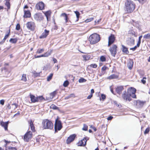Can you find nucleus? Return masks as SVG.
Returning <instances> with one entry per match:
<instances>
[{"mask_svg":"<svg viewBox=\"0 0 150 150\" xmlns=\"http://www.w3.org/2000/svg\"><path fill=\"white\" fill-rule=\"evenodd\" d=\"M136 92L135 88L130 87L127 89V93H126V91H125L122 95L123 98L126 100L129 101L132 100L131 97L134 98H136V96L135 94Z\"/></svg>","mask_w":150,"mask_h":150,"instance_id":"obj_1","label":"nucleus"},{"mask_svg":"<svg viewBox=\"0 0 150 150\" xmlns=\"http://www.w3.org/2000/svg\"><path fill=\"white\" fill-rule=\"evenodd\" d=\"M135 4L131 1L127 0L125 3V8L127 13H131L135 8Z\"/></svg>","mask_w":150,"mask_h":150,"instance_id":"obj_2","label":"nucleus"},{"mask_svg":"<svg viewBox=\"0 0 150 150\" xmlns=\"http://www.w3.org/2000/svg\"><path fill=\"white\" fill-rule=\"evenodd\" d=\"M100 40V36L97 33H93L90 35L89 40L91 44H94L97 43Z\"/></svg>","mask_w":150,"mask_h":150,"instance_id":"obj_3","label":"nucleus"},{"mask_svg":"<svg viewBox=\"0 0 150 150\" xmlns=\"http://www.w3.org/2000/svg\"><path fill=\"white\" fill-rule=\"evenodd\" d=\"M42 125L44 129H52L53 128V125L52 122L47 119L44 120L42 122Z\"/></svg>","mask_w":150,"mask_h":150,"instance_id":"obj_4","label":"nucleus"},{"mask_svg":"<svg viewBox=\"0 0 150 150\" xmlns=\"http://www.w3.org/2000/svg\"><path fill=\"white\" fill-rule=\"evenodd\" d=\"M117 46L115 45H113L109 48V51L110 52L111 55L114 57H115L117 53Z\"/></svg>","mask_w":150,"mask_h":150,"instance_id":"obj_5","label":"nucleus"},{"mask_svg":"<svg viewBox=\"0 0 150 150\" xmlns=\"http://www.w3.org/2000/svg\"><path fill=\"white\" fill-rule=\"evenodd\" d=\"M62 127L61 122L60 121L57 119L55 120L54 124V129L55 132H57V130H60Z\"/></svg>","mask_w":150,"mask_h":150,"instance_id":"obj_6","label":"nucleus"},{"mask_svg":"<svg viewBox=\"0 0 150 150\" xmlns=\"http://www.w3.org/2000/svg\"><path fill=\"white\" fill-rule=\"evenodd\" d=\"M32 137V132L30 131H29L25 134L23 137V140L24 141L28 142L31 139Z\"/></svg>","mask_w":150,"mask_h":150,"instance_id":"obj_7","label":"nucleus"},{"mask_svg":"<svg viewBox=\"0 0 150 150\" xmlns=\"http://www.w3.org/2000/svg\"><path fill=\"white\" fill-rule=\"evenodd\" d=\"M115 40V37L114 35L111 34L108 38V46L109 47L110 45L113 44Z\"/></svg>","mask_w":150,"mask_h":150,"instance_id":"obj_8","label":"nucleus"},{"mask_svg":"<svg viewBox=\"0 0 150 150\" xmlns=\"http://www.w3.org/2000/svg\"><path fill=\"white\" fill-rule=\"evenodd\" d=\"M26 26L27 28L31 30H33L35 27V23L32 22H29L27 23Z\"/></svg>","mask_w":150,"mask_h":150,"instance_id":"obj_9","label":"nucleus"},{"mask_svg":"<svg viewBox=\"0 0 150 150\" xmlns=\"http://www.w3.org/2000/svg\"><path fill=\"white\" fill-rule=\"evenodd\" d=\"M126 43L127 45L129 46H132L134 44V39L133 37H131L127 38Z\"/></svg>","mask_w":150,"mask_h":150,"instance_id":"obj_10","label":"nucleus"},{"mask_svg":"<svg viewBox=\"0 0 150 150\" xmlns=\"http://www.w3.org/2000/svg\"><path fill=\"white\" fill-rule=\"evenodd\" d=\"M34 18L37 21H40L43 19L42 14L40 13H38L34 15Z\"/></svg>","mask_w":150,"mask_h":150,"instance_id":"obj_11","label":"nucleus"},{"mask_svg":"<svg viewBox=\"0 0 150 150\" xmlns=\"http://www.w3.org/2000/svg\"><path fill=\"white\" fill-rule=\"evenodd\" d=\"M35 7L38 10H42L44 8V3L42 2H40L36 4Z\"/></svg>","mask_w":150,"mask_h":150,"instance_id":"obj_12","label":"nucleus"},{"mask_svg":"<svg viewBox=\"0 0 150 150\" xmlns=\"http://www.w3.org/2000/svg\"><path fill=\"white\" fill-rule=\"evenodd\" d=\"M145 103V101H143L137 100L136 103V106L137 108H139L142 107Z\"/></svg>","mask_w":150,"mask_h":150,"instance_id":"obj_13","label":"nucleus"},{"mask_svg":"<svg viewBox=\"0 0 150 150\" xmlns=\"http://www.w3.org/2000/svg\"><path fill=\"white\" fill-rule=\"evenodd\" d=\"M86 138L84 137L83 139L79 141L78 143L79 146H84L86 144V142L87 139H86Z\"/></svg>","mask_w":150,"mask_h":150,"instance_id":"obj_14","label":"nucleus"},{"mask_svg":"<svg viewBox=\"0 0 150 150\" xmlns=\"http://www.w3.org/2000/svg\"><path fill=\"white\" fill-rule=\"evenodd\" d=\"M76 136V135L75 134H73L70 135L67 139L66 141L67 143L69 144L73 141L74 139Z\"/></svg>","mask_w":150,"mask_h":150,"instance_id":"obj_15","label":"nucleus"},{"mask_svg":"<svg viewBox=\"0 0 150 150\" xmlns=\"http://www.w3.org/2000/svg\"><path fill=\"white\" fill-rule=\"evenodd\" d=\"M49 31L45 29L44 31L42 33L41 35L40 36L39 38L40 39H42L46 38L47 36L49 35Z\"/></svg>","mask_w":150,"mask_h":150,"instance_id":"obj_16","label":"nucleus"},{"mask_svg":"<svg viewBox=\"0 0 150 150\" xmlns=\"http://www.w3.org/2000/svg\"><path fill=\"white\" fill-rule=\"evenodd\" d=\"M30 96L31 101L32 103H34L38 102V98L37 97H36L35 96L30 94Z\"/></svg>","mask_w":150,"mask_h":150,"instance_id":"obj_17","label":"nucleus"},{"mask_svg":"<svg viewBox=\"0 0 150 150\" xmlns=\"http://www.w3.org/2000/svg\"><path fill=\"white\" fill-rule=\"evenodd\" d=\"M8 124V122H1V126L4 127V129L5 130H7Z\"/></svg>","mask_w":150,"mask_h":150,"instance_id":"obj_18","label":"nucleus"},{"mask_svg":"<svg viewBox=\"0 0 150 150\" xmlns=\"http://www.w3.org/2000/svg\"><path fill=\"white\" fill-rule=\"evenodd\" d=\"M24 18H29L31 16V13L29 11H26L24 10Z\"/></svg>","mask_w":150,"mask_h":150,"instance_id":"obj_19","label":"nucleus"},{"mask_svg":"<svg viewBox=\"0 0 150 150\" xmlns=\"http://www.w3.org/2000/svg\"><path fill=\"white\" fill-rule=\"evenodd\" d=\"M29 123L30 128L31 130L33 132H35V130L32 120H30V121H29Z\"/></svg>","mask_w":150,"mask_h":150,"instance_id":"obj_20","label":"nucleus"},{"mask_svg":"<svg viewBox=\"0 0 150 150\" xmlns=\"http://www.w3.org/2000/svg\"><path fill=\"white\" fill-rule=\"evenodd\" d=\"M124 89L122 86H120L117 87L116 89V91L117 93L120 94L121 93L122 91Z\"/></svg>","mask_w":150,"mask_h":150,"instance_id":"obj_21","label":"nucleus"},{"mask_svg":"<svg viewBox=\"0 0 150 150\" xmlns=\"http://www.w3.org/2000/svg\"><path fill=\"white\" fill-rule=\"evenodd\" d=\"M118 75H115V74H112L110 75L107 78L108 79H117L118 78Z\"/></svg>","mask_w":150,"mask_h":150,"instance_id":"obj_22","label":"nucleus"},{"mask_svg":"<svg viewBox=\"0 0 150 150\" xmlns=\"http://www.w3.org/2000/svg\"><path fill=\"white\" fill-rule=\"evenodd\" d=\"M133 65V62L132 60H130L127 64V66L128 68L131 69H132Z\"/></svg>","mask_w":150,"mask_h":150,"instance_id":"obj_23","label":"nucleus"},{"mask_svg":"<svg viewBox=\"0 0 150 150\" xmlns=\"http://www.w3.org/2000/svg\"><path fill=\"white\" fill-rule=\"evenodd\" d=\"M51 13L50 11H47L45 13V14L46 17L47 21H48V18H50Z\"/></svg>","mask_w":150,"mask_h":150,"instance_id":"obj_24","label":"nucleus"},{"mask_svg":"<svg viewBox=\"0 0 150 150\" xmlns=\"http://www.w3.org/2000/svg\"><path fill=\"white\" fill-rule=\"evenodd\" d=\"M122 52L126 54H127L129 53L127 48L123 45H122Z\"/></svg>","mask_w":150,"mask_h":150,"instance_id":"obj_25","label":"nucleus"},{"mask_svg":"<svg viewBox=\"0 0 150 150\" xmlns=\"http://www.w3.org/2000/svg\"><path fill=\"white\" fill-rule=\"evenodd\" d=\"M21 80L24 82L27 81L26 75V74H23L22 75Z\"/></svg>","mask_w":150,"mask_h":150,"instance_id":"obj_26","label":"nucleus"},{"mask_svg":"<svg viewBox=\"0 0 150 150\" xmlns=\"http://www.w3.org/2000/svg\"><path fill=\"white\" fill-rule=\"evenodd\" d=\"M57 92L56 91H54L53 92L50 93V98L51 99L53 98L57 94Z\"/></svg>","mask_w":150,"mask_h":150,"instance_id":"obj_27","label":"nucleus"},{"mask_svg":"<svg viewBox=\"0 0 150 150\" xmlns=\"http://www.w3.org/2000/svg\"><path fill=\"white\" fill-rule=\"evenodd\" d=\"M10 0H5L6 3L5 5L7 6L8 9H9L10 8V3H9Z\"/></svg>","mask_w":150,"mask_h":150,"instance_id":"obj_28","label":"nucleus"},{"mask_svg":"<svg viewBox=\"0 0 150 150\" xmlns=\"http://www.w3.org/2000/svg\"><path fill=\"white\" fill-rule=\"evenodd\" d=\"M83 57L84 60H85L86 61L88 60L90 58V56L88 55H83Z\"/></svg>","mask_w":150,"mask_h":150,"instance_id":"obj_29","label":"nucleus"},{"mask_svg":"<svg viewBox=\"0 0 150 150\" xmlns=\"http://www.w3.org/2000/svg\"><path fill=\"white\" fill-rule=\"evenodd\" d=\"M52 52V50L50 51H48L46 53H44L45 57H48L49 55H50Z\"/></svg>","mask_w":150,"mask_h":150,"instance_id":"obj_30","label":"nucleus"},{"mask_svg":"<svg viewBox=\"0 0 150 150\" xmlns=\"http://www.w3.org/2000/svg\"><path fill=\"white\" fill-rule=\"evenodd\" d=\"M9 42L12 43H15L17 42V40L16 38H11L9 40Z\"/></svg>","mask_w":150,"mask_h":150,"instance_id":"obj_31","label":"nucleus"},{"mask_svg":"<svg viewBox=\"0 0 150 150\" xmlns=\"http://www.w3.org/2000/svg\"><path fill=\"white\" fill-rule=\"evenodd\" d=\"M74 97V95L73 93L71 94L69 96H66L65 98V100H67L69 99L70 98H71L72 97Z\"/></svg>","mask_w":150,"mask_h":150,"instance_id":"obj_32","label":"nucleus"},{"mask_svg":"<svg viewBox=\"0 0 150 150\" xmlns=\"http://www.w3.org/2000/svg\"><path fill=\"white\" fill-rule=\"evenodd\" d=\"M144 38L146 39H150V33H148L147 34L143 36Z\"/></svg>","mask_w":150,"mask_h":150,"instance_id":"obj_33","label":"nucleus"},{"mask_svg":"<svg viewBox=\"0 0 150 150\" xmlns=\"http://www.w3.org/2000/svg\"><path fill=\"white\" fill-rule=\"evenodd\" d=\"M44 51V50L43 48L41 49H38L36 51V53L37 54H40L43 52Z\"/></svg>","mask_w":150,"mask_h":150,"instance_id":"obj_34","label":"nucleus"},{"mask_svg":"<svg viewBox=\"0 0 150 150\" xmlns=\"http://www.w3.org/2000/svg\"><path fill=\"white\" fill-rule=\"evenodd\" d=\"M74 12H75V14H76V17L77 18L76 21H78L79 20V15H80V13L78 11H75Z\"/></svg>","mask_w":150,"mask_h":150,"instance_id":"obj_35","label":"nucleus"},{"mask_svg":"<svg viewBox=\"0 0 150 150\" xmlns=\"http://www.w3.org/2000/svg\"><path fill=\"white\" fill-rule=\"evenodd\" d=\"M53 75V74L51 73V74L49 76H48L47 77V81H50L51 79H52V77Z\"/></svg>","mask_w":150,"mask_h":150,"instance_id":"obj_36","label":"nucleus"},{"mask_svg":"<svg viewBox=\"0 0 150 150\" xmlns=\"http://www.w3.org/2000/svg\"><path fill=\"white\" fill-rule=\"evenodd\" d=\"M69 84V82L67 80L64 81L63 84V85L64 87H66L68 86Z\"/></svg>","mask_w":150,"mask_h":150,"instance_id":"obj_37","label":"nucleus"},{"mask_svg":"<svg viewBox=\"0 0 150 150\" xmlns=\"http://www.w3.org/2000/svg\"><path fill=\"white\" fill-rule=\"evenodd\" d=\"M88 129V126L87 125L84 124L82 128V130L84 131H86Z\"/></svg>","mask_w":150,"mask_h":150,"instance_id":"obj_38","label":"nucleus"},{"mask_svg":"<svg viewBox=\"0 0 150 150\" xmlns=\"http://www.w3.org/2000/svg\"><path fill=\"white\" fill-rule=\"evenodd\" d=\"M12 108L14 109H15L18 106V105L16 103H13L12 104Z\"/></svg>","mask_w":150,"mask_h":150,"instance_id":"obj_39","label":"nucleus"},{"mask_svg":"<svg viewBox=\"0 0 150 150\" xmlns=\"http://www.w3.org/2000/svg\"><path fill=\"white\" fill-rule=\"evenodd\" d=\"M86 80L83 78H81L79 80V83H83L86 82Z\"/></svg>","mask_w":150,"mask_h":150,"instance_id":"obj_40","label":"nucleus"},{"mask_svg":"<svg viewBox=\"0 0 150 150\" xmlns=\"http://www.w3.org/2000/svg\"><path fill=\"white\" fill-rule=\"evenodd\" d=\"M50 108H52L54 109H57L58 108V107L56 106V105H52L50 106Z\"/></svg>","mask_w":150,"mask_h":150,"instance_id":"obj_41","label":"nucleus"},{"mask_svg":"<svg viewBox=\"0 0 150 150\" xmlns=\"http://www.w3.org/2000/svg\"><path fill=\"white\" fill-rule=\"evenodd\" d=\"M100 61H101V62H104L106 60V58H105V57L104 56H101L100 57Z\"/></svg>","mask_w":150,"mask_h":150,"instance_id":"obj_42","label":"nucleus"},{"mask_svg":"<svg viewBox=\"0 0 150 150\" xmlns=\"http://www.w3.org/2000/svg\"><path fill=\"white\" fill-rule=\"evenodd\" d=\"M10 32V29H9L8 33L6 35H5V36L4 38V39L6 40L8 37L9 36V35Z\"/></svg>","mask_w":150,"mask_h":150,"instance_id":"obj_43","label":"nucleus"},{"mask_svg":"<svg viewBox=\"0 0 150 150\" xmlns=\"http://www.w3.org/2000/svg\"><path fill=\"white\" fill-rule=\"evenodd\" d=\"M149 130H150L149 128V127L147 128L145 130V131L144 132V134H148L149 133Z\"/></svg>","mask_w":150,"mask_h":150,"instance_id":"obj_44","label":"nucleus"},{"mask_svg":"<svg viewBox=\"0 0 150 150\" xmlns=\"http://www.w3.org/2000/svg\"><path fill=\"white\" fill-rule=\"evenodd\" d=\"M146 78L145 77L143 78V79L141 80L142 82L144 84H145L146 83Z\"/></svg>","mask_w":150,"mask_h":150,"instance_id":"obj_45","label":"nucleus"},{"mask_svg":"<svg viewBox=\"0 0 150 150\" xmlns=\"http://www.w3.org/2000/svg\"><path fill=\"white\" fill-rule=\"evenodd\" d=\"M38 98V102L40 100H41L43 99H44V98L42 96H39L37 97Z\"/></svg>","mask_w":150,"mask_h":150,"instance_id":"obj_46","label":"nucleus"},{"mask_svg":"<svg viewBox=\"0 0 150 150\" xmlns=\"http://www.w3.org/2000/svg\"><path fill=\"white\" fill-rule=\"evenodd\" d=\"M93 19V18H90L87 19L85 21L86 22L88 23L92 21Z\"/></svg>","mask_w":150,"mask_h":150,"instance_id":"obj_47","label":"nucleus"},{"mask_svg":"<svg viewBox=\"0 0 150 150\" xmlns=\"http://www.w3.org/2000/svg\"><path fill=\"white\" fill-rule=\"evenodd\" d=\"M90 66L93 68H96L97 67V65L96 64H91L90 65Z\"/></svg>","mask_w":150,"mask_h":150,"instance_id":"obj_48","label":"nucleus"},{"mask_svg":"<svg viewBox=\"0 0 150 150\" xmlns=\"http://www.w3.org/2000/svg\"><path fill=\"white\" fill-rule=\"evenodd\" d=\"M16 29L17 30H19L20 29V25L19 24H18L16 25Z\"/></svg>","mask_w":150,"mask_h":150,"instance_id":"obj_49","label":"nucleus"},{"mask_svg":"<svg viewBox=\"0 0 150 150\" xmlns=\"http://www.w3.org/2000/svg\"><path fill=\"white\" fill-rule=\"evenodd\" d=\"M108 68L105 66H103L102 68V69H101L102 70V71H105Z\"/></svg>","mask_w":150,"mask_h":150,"instance_id":"obj_50","label":"nucleus"},{"mask_svg":"<svg viewBox=\"0 0 150 150\" xmlns=\"http://www.w3.org/2000/svg\"><path fill=\"white\" fill-rule=\"evenodd\" d=\"M101 97L102 98L103 100H104L106 98L105 95L103 94H101Z\"/></svg>","mask_w":150,"mask_h":150,"instance_id":"obj_51","label":"nucleus"},{"mask_svg":"<svg viewBox=\"0 0 150 150\" xmlns=\"http://www.w3.org/2000/svg\"><path fill=\"white\" fill-rule=\"evenodd\" d=\"M4 100L2 99L0 100V103L2 105H3L4 103Z\"/></svg>","mask_w":150,"mask_h":150,"instance_id":"obj_52","label":"nucleus"},{"mask_svg":"<svg viewBox=\"0 0 150 150\" xmlns=\"http://www.w3.org/2000/svg\"><path fill=\"white\" fill-rule=\"evenodd\" d=\"M8 150H17V149L15 147H10L8 148Z\"/></svg>","mask_w":150,"mask_h":150,"instance_id":"obj_53","label":"nucleus"},{"mask_svg":"<svg viewBox=\"0 0 150 150\" xmlns=\"http://www.w3.org/2000/svg\"><path fill=\"white\" fill-rule=\"evenodd\" d=\"M67 16V14L65 13H62L61 15V16L63 17L64 18V17Z\"/></svg>","mask_w":150,"mask_h":150,"instance_id":"obj_54","label":"nucleus"},{"mask_svg":"<svg viewBox=\"0 0 150 150\" xmlns=\"http://www.w3.org/2000/svg\"><path fill=\"white\" fill-rule=\"evenodd\" d=\"M64 19L65 20V22L66 23H67L68 21V17L67 16H66L64 17Z\"/></svg>","mask_w":150,"mask_h":150,"instance_id":"obj_55","label":"nucleus"},{"mask_svg":"<svg viewBox=\"0 0 150 150\" xmlns=\"http://www.w3.org/2000/svg\"><path fill=\"white\" fill-rule=\"evenodd\" d=\"M34 76H38L40 75V73H34Z\"/></svg>","mask_w":150,"mask_h":150,"instance_id":"obj_56","label":"nucleus"},{"mask_svg":"<svg viewBox=\"0 0 150 150\" xmlns=\"http://www.w3.org/2000/svg\"><path fill=\"white\" fill-rule=\"evenodd\" d=\"M137 46H135L134 47L130 48V50H132L133 51H134L137 48Z\"/></svg>","mask_w":150,"mask_h":150,"instance_id":"obj_57","label":"nucleus"},{"mask_svg":"<svg viewBox=\"0 0 150 150\" xmlns=\"http://www.w3.org/2000/svg\"><path fill=\"white\" fill-rule=\"evenodd\" d=\"M113 118V117H112V116H110L108 117L107 118V119L108 120H111Z\"/></svg>","mask_w":150,"mask_h":150,"instance_id":"obj_58","label":"nucleus"},{"mask_svg":"<svg viewBox=\"0 0 150 150\" xmlns=\"http://www.w3.org/2000/svg\"><path fill=\"white\" fill-rule=\"evenodd\" d=\"M93 96V95L91 94H90L87 97V99H90L91 98V97Z\"/></svg>","mask_w":150,"mask_h":150,"instance_id":"obj_59","label":"nucleus"},{"mask_svg":"<svg viewBox=\"0 0 150 150\" xmlns=\"http://www.w3.org/2000/svg\"><path fill=\"white\" fill-rule=\"evenodd\" d=\"M140 43H141V41H138L137 43V45L136 46H137V47H139L140 46Z\"/></svg>","mask_w":150,"mask_h":150,"instance_id":"obj_60","label":"nucleus"},{"mask_svg":"<svg viewBox=\"0 0 150 150\" xmlns=\"http://www.w3.org/2000/svg\"><path fill=\"white\" fill-rule=\"evenodd\" d=\"M5 40H6L4 39H3L2 40L1 42H0V44L1 45L3 44V43L5 42Z\"/></svg>","mask_w":150,"mask_h":150,"instance_id":"obj_61","label":"nucleus"},{"mask_svg":"<svg viewBox=\"0 0 150 150\" xmlns=\"http://www.w3.org/2000/svg\"><path fill=\"white\" fill-rule=\"evenodd\" d=\"M110 91H111V92H112V93L113 94H114V91H113V89L112 88L111 86H110Z\"/></svg>","mask_w":150,"mask_h":150,"instance_id":"obj_62","label":"nucleus"},{"mask_svg":"<svg viewBox=\"0 0 150 150\" xmlns=\"http://www.w3.org/2000/svg\"><path fill=\"white\" fill-rule=\"evenodd\" d=\"M53 61L54 62V63L57 62V60L55 58H54L53 59Z\"/></svg>","mask_w":150,"mask_h":150,"instance_id":"obj_63","label":"nucleus"},{"mask_svg":"<svg viewBox=\"0 0 150 150\" xmlns=\"http://www.w3.org/2000/svg\"><path fill=\"white\" fill-rule=\"evenodd\" d=\"M91 94L93 95V94L94 93V90L93 89H91Z\"/></svg>","mask_w":150,"mask_h":150,"instance_id":"obj_64","label":"nucleus"}]
</instances>
